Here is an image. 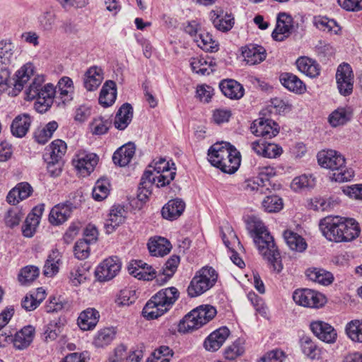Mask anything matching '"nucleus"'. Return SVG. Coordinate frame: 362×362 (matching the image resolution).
I'll list each match as a JSON object with an SVG mask.
<instances>
[{
    "mask_svg": "<svg viewBox=\"0 0 362 362\" xmlns=\"http://www.w3.org/2000/svg\"><path fill=\"white\" fill-rule=\"evenodd\" d=\"M247 229L261 255L269 262L274 271L280 272L283 268L280 253L262 221L251 218L247 223Z\"/></svg>",
    "mask_w": 362,
    "mask_h": 362,
    "instance_id": "nucleus-1",
    "label": "nucleus"
},
{
    "mask_svg": "<svg viewBox=\"0 0 362 362\" xmlns=\"http://www.w3.org/2000/svg\"><path fill=\"white\" fill-rule=\"evenodd\" d=\"M322 235L335 243L351 242L358 237L361 230L353 219L340 216H327L319 224Z\"/></svg>",
    "mask_w": 362,
    "mask_h": 362,
    "instance_id": "nucleus-2",
    "label": "nucleus"
},
{
    "mask_svg": "<svg viewBox=\"0 0 362 362\" xmlns=\"http://www.w3.org/2000/svg\"><path fill=\"white\" fill-rule=\"evenodd\" d=\"M179 298L175 287L163 288L157 292L146 303L143 308V315L147 319H156L165 313Z\"/></svg>",
    "mask_w": 362,
    "mask_h": 362,
    "instance_id": "nucleus-3",
    "label": "nucleus"
},
{
    "mask_svg": "<svg viewBox=\"0 0 362 362\" xmlns=\"http://www.w3.org/2000/svg\"><path fill=\"white\" fill-rule=\"evenodd\" d=\"M317 157L320 166L334 171L332 179L336 182H346L353 177L354 171L346 168L344 157L336 151H322Z\"/></svg>",
    "mask_w": 362,
    "mask_h": 362,
    "instance_id": "nucleus-4",
    "label": "nucleus"
},
{
    "mask_svg": "<svg viewBox=\"0 0 362 362\" xmlns=\"http://www.w3.org/2000/svg\"><path fill=\"white\" fill-rule=\"evenodd\" d=\"M175 163H170L164 158L155 159L144 173H148L150 178L156 182L158 188L168 185L176 175Z\"/></svg>",
    "mask_w": 362,
    "mask_h": 362,
    "instance_id": "nucleus-5",
    "label": "nucleus"
},
{
    "mask_svg": "<svg viewBox=\"0 0 362 362\" xmlns=\"http://www.w3.org/2000/svg\"><path fill=\"white\" fill-rule=\"evenodd\" d=\"M218 274L210 267H204L192 278L187 287L191 298L197 297L210 289L216 282Z\"/></svg>",
    "mask_w": 362,
    "mask_h": 362,
    "instance_id": "nucleus-6",
    "label": "nucleus"
},
{
    "mask_svg": "<svg viewBox=\"0 0 362 362\" xmlns=\"http://www.w3.org/2000/svg\"><path fill=\"white\" fill-rule=\"evenodd\" d=\"M293 299L296 304L306 308H317L325 303V298L322 293L309 288L296 290Z\"/></svg>",
    "mask_w": 362,
    "mask_h": 362,
    "instance_id": "nucleus-7",
    "label": "nucleus"
},
{
    "mask_svg": "<svg viewBox=\"0 0 362 362\" xmlns=\"http://www.w3.org/2000/svg\"><path fill=\"white\" fill-rule=\"evenodd\" d=\"M121 267L122 263L117 257H110L97 267L95 276L100 281H110L119 274Z\"/></svg>",
    "mask_w": 362,
    "mask_h": 362,
    "instance_id": "nucleus-8",
    "label": "nucleus"
},
{
    "mask_svg": "<svg viewBox=\"0 0 362 362\" xmlns=\"http://www.w3.org/2000/svg\"><path fill=\"white\" fill-rule=\"evenodd\" d=\"M336 80L339 93L344 95H349L352 93L354 86V74L349 64H340L337 70Z\"/></svg>",
    "mask_w": 362,
    "mask_h": 362,
    "instance_id": "nucleus-9",
    "label": "nucleus"
},
{
    "mask_svg": "<svg viewBox=\"0 0 362 362\" xmlns=\"http://www.w3.org/2000/svg\"><path fill=\"white\" fill-rule=\"evenodd\" d=\"M293 30V20L291 15L281 12L276 17V23L272 37L275 41L282 42L288 38Z\"/></svg>",
    "mask_w": 362,
    "mask_h": 362,
    "instance_id": "nucleus-10",
    "label": "nucleus"
},
{
    "mask_svg": "<svg viewBox=\"0 0 362 362\" xmlns=\"http://www.w3.org/2000/svg\"><path fill=\"white\" fill-rule=\"evenodd\" d=\"M250 129L255 136H261L265 139L274 137L279 132L278 124L269 119L255 120L250 127Z\"/></svg>",
    "mask_w": 362,
    "mask_h": 362,
    "instance_id": "nucleus-11",
    "label": "nucleus"
},
{
    "mask_svg": "<svg viewBox=\"0 0 362 362\" xmlns=\"http://www.w3.org/2000/svg\"><path fill=\"white\" fill-rule=\"evenodd\" d=\"M98 161V157L95 153L81 151L76 156L73 163L81 175L86 176L94 170Z\"/></svg>",
    "mask_w": 362,
    "mask_h": 362,
    "instance_id": "nucleus-12",
    "label": "nucleus"
},
{
    "mask_svg": "<svg viewBox=\"0 0 362 362\" xmlns=\"http://www.w3.org/2000/svg\"><path fill=\"white\" fill-rule=\"evenodd\" d=\"M310 327L313 333L321 341L328 344H333L336 341L337 333L331 325L317 320L311 322Z\"/></svg>",
    "mask_w": 362,
    "mask_h": 362,
    "instance_id": "nucleus-13",
    "label": "nucleus"
},
{
    "mask_svg": "<svg viewBox=\"0 0 362 362\" xmlns=\"http://www.w3.org/2000/svg\"><path fill=\"white\" fill-rule=\"evenodd\" d=\"M55 93L56 90L52 84L45 85L35 98V110L40 113L45 112L52 106Z\"/></svg>",
    "mask_w": 362,
    "mask_h": 362,
    "instance_id": "nucleus-14",
    "label": "nucleus"
},
{
    "mask_svg": "<svg viewBox=\"0 0 362 362\" xmlns=\"http://www.w3.org/2000/svg\"><path fill=\"white\" fill-rule=\"evenodd\" d=\"M35 66L32 63H26L16 74V80L14 81L13 88L8 94L12 96H16L23 88L24 85L34 75Z\"/></svg>",
    "mask_w": 362,
    "mask_h": 362,
    "instance_id": "nucleus-15",
    "label": "nucleus"
},
{
    "mask_svg": "<svg viewBox=\"0 0 362 362\" xmlns=\"http://www.w3.org/2000/svg\"><path fill=\"white\" fill-rule=\"evenodd\" d=\"M74 206L71 202H67L54 206L50 211L49 221L52 225L62 224L71 216Z\"/></svg>",
    "mask_w": 362,
    "mask_h": 362,
    "instance_id": "nucleus-16",
    "label": "nucleus"
},
{
    "mask_svg": "<svg viewBox=\"0 0 362 362\" xmlns=\"http://www.w3.org/2000/svg\"><path fill=\"white\" fill-rule=\"evenodd\" d=\"M230 334L226 327H220L211 332L204 342V348L209 351H216L221 348Z\"/></svg>",
    "mask_w": 362,
    "mask_h": 362,
    "instance_id": "nucleus-17",
    "label": "nucleus"
},
{
    "mask_svg": "<svg viewBox=\"0 0 362 362\" xmlns=\"http://www.w3.org/2000/svg\"><path fill=\"white\" fill-rule=\"evenodd\" d=\"M210 17L214 26L223 33L230 30L235 24L234 17L223 11H212Z\"/></svg>",
    "mask_w": 362,
    "mask_h": 362,
    "instance_id": "nucleus-18",
    "label": "nucleus"
},
{
    "mask_svg": "<svg viewBox=\"0 0 362 362\" xmlns=\"http://www.w3.org/2000/svg\"><path fill=\"white\" fill-rule=\"evenodd\" d=\"M103 80V69L93 66L88 69L84 74L83 86L88 91H94L100 86Z\"/></svg>",
    "mask_w": 362,
    "mask_h": 362,
    "instance_id": "nucleus-19",
    "label": "nucleus"
},
{
    "mask_svg": "<svg viewBox=\"0 0 362 362\" xmlns=\"http://www.w3.org/2000/svg\"><path fill=\"white\" fill-rule=\"evenodd\" d=\"M147 246L150 254L155 257H163L168 255L172 248L170 241L160 236L151 238Z\"/></svg>",
    "mask_w": 362,
    "mask_h": 362,
    "instance_id": "nucleus-20",
    "label": "nucleus"
},
{
    "mask_svg": "<svg viewBox=\"0 0 362 362\" xmlns=\"http://www.w3.org/2000/svg\"><path fill=\"white\" fill-rule=\"evenodd\" d=\"M240 165V154L233 146L228 151V156H224L218 168L222 172L228 174L235 173Z\"/></svg>",
    "mask_w": 362,
    "mask_h": 362,
    "instance_id": "nucleus-21",
    "label": "nucleus"
},
{
    "mask_svg": "<svg viewBox=\"0 0 362 362\" xmlns=\"http://www.w3.org/2000/svg\"><path fill=\"white\" fill-rule=\"evenodd\" d=\"M230 145L228 142L216 143L208 151V160L210 163L218 168L224 156H228V151L230 149Z\"/></svg>",
    "mask_w": 362,
    "mask_h": 362,
    "instance_id": "nucleus-22",
    "label": "nucleus"
},
{
    "mask_svg": "<svg viewBox=\"0 0 362 362\" xmlns=\"http://www.w3.org/2000/svg\"><path fill=\"white\" fill-rule=\"evenodd\" d=\"M100 318L99 312L93 308H88L82 311L78 317V325L84 331L95 328Z\"/></svg>",
    "mask_w": 362,
    "mask_h": 362,
    "instance_id": "nucleus-23",
    "label": "nucleus"
},
{
    "mask_svg": "<svg viewBox=\"0 0 362 362\" xmlns=\"http://www.w3.org/2000/svg\"><path fill=\"white\" fill-rule=\"evenodd\" d=\"M17 56L14 45L11 42H0V70L6 69L16 60Z\"/></svg>",
    "mask_w": 362,
    "mask_h": 362,
    "instance_id": "nucleus-24",
    "label": "nucleus"
},
{
    "mask_svg": "<svg viewBox=\"0 0 362 362\" xmlns=\"http://www.w3.org/2000/svg\"><path fill=\"white\" fill-rule=\"evenodd\" d=\"M219 88L226 97L232 100L240 99L244 95L243 86L233 79L221 81Z\"/></svg>",
    "mask_w": 362,
    "mask_h": 362,
    "instance_id": "nucleus-25",
    "label": "nucleus"
},
{
    "mask_svg": "<svg viewBox=\"0 0 362 362\" xmlns=\"http://www.w3.org/2000/svg\"><path fill=\"white\" fill-rule=\"evenodd\" d=\"M33 192V187L28 182H21L13 187L6 197L7 202L16 205L21 201L29 197Z\"/></svg>",
    "mask_w": 362,
    "mask_h": 362,
    "instance_id": "nucleus-26",
    "label": "nucleus"
},
{
    "mask_svg": "<svg viewBox=\"0 0 362 362\" xmlns=\"http://www.w3.org/2000/svg\"><path fill=\"white\" fill-rule=\"evenodd\" d=\"M243 56L248 65H255L263 62L266 58V51L262 46L250 45L244 48Z\"/></svg>",
    "mask_w": 362,
    "mask_h": 362,
    "instance_id": "nucleus-27",
    "label": "nucleus"
},
{
    "mask_svg": "<svg viewBox=\"0 0 362 362\" xmlns=\"http://www.w3.org/2000/svg\"><path fill=\"white\" fill-rule=\"evenodd\" d=\"M185 209V203L179 198L170 200L162 209L161 213L164 218L175 220L180 217Z\"/></svg>",
    "mask_w": 362,
    "mask_h": 362,
    "instance_id": "nucleus-28",
    "label": "nucleus"
},
{
    "mask_svg": "<svg viewBox=\"0 0 362 362\" xmlns=\"http://www.w3.org/2000/svg\"><path fill=\"white\" fill-rule=\"evenodd\" d=\"M124 209L119 206H112L110 211L109 217L104 224V227L107 234L112 233L117 226L124 221Z\"/></svg>",
    "mask_w": 362,
    "mask_h": 362,
    "instance_id": "nucleus-29",
    "label": "nucleus"
},
{
    "mask_svg": "<svg viewBox=\"0 0 362 362\" xmlns=\"http://www.w3.org/2000/svg\"><path fill=\"white\" fill-rule=\"evenodd\" d=\"M31 122L32 119L28 114L18 115L11 125L12 134L18 138L25 136L30 129Z\"/></svg>",
    "mask_w": 362,
    "mask_h": 362,
    "instance_id": "nucleus-30",
    "label": "nucleus"
},
{
    "mask_svg": "<svg viewBox=\"0 0 362 362\" xmlns=\"http://www.w3.org/2000/svg\"><path fill=\"white\" fill-rule=\"evenodd\" d=\"M134 153V145L129 143L121 146L114 153L112 156V160L115 164L123 167L130 163Z\"/></svg>",
    "mask_w": 362,
    "mask_h": 362,
    "instance_id": "nucleus-31",
    "label": "nucleus"
},
{
    "mask_svg": "<svg viewBox=\"0 0 362 362\" xmlns=\"http://www.w3.org/2000/svg\"><path fill=\"white\" fill-rule=\"evenodd\" d=\"M133 117V108L129 103L123 104L116 114L114 125L119 130H124Z\"/></svg>",
    "mask_w": 362,
    "mask_h": 362,
    "instance_id": "nucleus-32",
    "label": "nucleus"
},
{
    "mask_svg": "<svg viewBox=\"0 0 362 362\" xmlns=\"http://www.w3.org/2000/svg\"><path fill=\"white\" fill-rule=\"evenodd\" d=\"M279 80L281 84L291 92L302 93L305 90V86L302 81L291 73H282L279 76Z\"/></svg>",
    "mask_w": 362,
    "mask_h": 362,
    "instance_id": "nucleus-33",
    "label": "nucleus"
},
{
    "mask_svg": "<svg viewBox=\"0 0 362 362\" xmlns=\"http://www.w3.org/2000/svg\"><path fill=\"white\" fill-rule=\"evenodd\" d=\"M117 97L116 84L113 81H107L100 93L99 103L103 107L112 105Z\"/></svg>",
    "mask_w": 362,
    "mask_h": 362,
    "instance_id": "nucleus-34",
    "label": "nucleus"
},
{
    "mask_svg": "<svg viewBox=\"0 0 362 362\" xmlns=\"http://www.w3.org/2000/svg\"><path fill=\"white\" fill-rule=\"evenodd\" d=\"M35 329L32 326L24 327L18 332L13 339V346L19 350L27 348L33 341Z\"/></svg>",
    "mask_w": 362,
    "mask_h": 362,
    "instance_id": "nucleus-35",
    "label": "nucleus"
},
{
    "mask_svg": "<svg viewBox=\"0 0 362 362\" xmlns=\"http://www.w3.org/2000/svg\"><path fill=\"white\" fill-rule=\"evenodd\" d=\"M66 151V143L61 139L54 140L46 148L44 159H52V160L55 161L61 160Z\"/></svg>",
    "mask_w": 362,
    "mask_h": 362,
    "instance_id": "nucleus-36",
    "label": "nucleus"
},
{
    "mask_svg": "<svg viewBox=\"0 0 362 362\" xmlns=\"http://www.w3.org/2000/svg\"><path fill=\"white\" fill-rule=\"evenodd\" d=\"M298 69L307 76L314 78L320 74L319 64L308 57H300L296 61Z\"/></svg>",
    "mask_w": 362,
    "mask_h": 362,
    "instance_id": "nucleus-37",
    "label": "nucleus"
},
{
    "mask_svg": "<svg viewBox=\"0 0 362 362\" xmlns=\"http://www.w3.org/2000/svg\"><path fill=\"white\" fill-rule=\"evenodd\" d=\"M197 46L206 52H216L218 50V42L214 40L212 35L205 31H199L198 37L194 39Z\"/></svg>",
    "mask_w": 362,
    "mask_h": 362,
    "instance_id": "nucleus-38",
    "label": "nucleus"
},
{
    "mask_svg": "<svg viewBox=\"0 0 362 362\" xmlns=\"http://www.w3.org/2000/svg\"><path fill=\"white\" fill-rule=\"evenodd\" d=\"M352 112L349 107H338L329 116V122L333 127L344 125L351 118Z\"/></svg>",
    "mask_w": 362,
    "mask_h": 362,
    "instance_id": "nucleus-39",
    "label": "nucleus"
},
{
    "mask_svg": "<svg viewBox=\"0 0 362 362\" xmlns=\"http://www.w3.org/2000/svg\"><path fill=\"white\" fill-rule=\"evenodd\" d=\"M306 275L311 281L324 286L329 285L334 280L331 272L320 268L309 269L306 271Z\"/></svg>",
    "mask_w": 362,
    "mask_h": 362,
    "instance_id": "nucleus-40",
    "label": "nucleus"
},
{
    "mask_svg": "<svg viewBox=\"0 0 362 362\" xmlns=\"http://www.w3.org/2000/svg\"><path fill=\"white\" fill-rule=\"evenodd\" d=\"M199 319L196 316L194 309L187 314L178 325V331L182 333L190 332L202 327Z\"/></svg>",
    "mask_w": 362,
    "mask_h": 362,
    "instance_id": "nucleus-41",
    "label": "nucleus"
},
{
    "mask_svg": "<svg viewBox=\"0 0 362 362\" xmlns=\"http://www.w3.org/2000/svg\"><path fill=\"white\" fill-rule=\"evenodd\" d=\"M180 263V257L172 255L162 267H158V276L161 281H167L177 270Z\"/></svg>",
    "mask_w": 362,
    "mask_h": 362,
    "instance_id": "nucleus-42",
    "label": "nucleus"
},
{
    "mask_svg": "<svg viewBox=\"0 0 362 362\" xmlns=\"http://www.w3.org/2000/svg\"><path fill=\"white\" fill-rule=\"evenodd\" d=\"M61 264V255L58 250H52L48 255L44 266L45 276L52 277L59 272Z\"/></svg>",
    "mask_w": 362,
    "mask_h": 362,
    "instance_id": "nucleus-43",
    "label": "nucleus"
},
{
    "mask_svg": "<svg viewBox=\"0 0 362 362\" xmlns=\"http://www.w3.org/2000/svg\"><path fill=\"white\" fill-rule=\"evenodd\" d=\"M284 238L291 250L297 252H303L307 247V243L300 235L291 230H286L284 233Z\"/></svg>",
    "mask_w": 362,
    "mask_h": 362,
    "instance_id": "nucleus-44",
    "label": "nucleus"
},
{
    "mask_svg": "<svg viewBox=\"0 0 362 362\" xmlns=\"http://www.w3.org/2000/svg\"><path fill=\"white\" fill-rule=\"evenodd\" d=\"M58 123L56 121L48 122L45 127L38 128L34 133L35 141L40 144H45L50 139L53 133L58 128Z\"/></svg>",
    "mask_w": 362,
    "mask_h": 362,
    "instance_id": "nucleus-45",
    "label": "nucleus"
},
{
    "mask_svg": "<svg viewBox=\"0 0 362 362\" xmlns=\"http://www.w3.org/2000/svg\"><path fill=\"white\" fill-rule=\"evenodd\" d=\"M148 173H144L141 177L137 192V198L142 202H146L152 192V186L156 185V181L150 178Z\"/></svg>",
    "mask_w": 362,
    "mask_h": 362,
    "instance_id": "nucleus-46",
    "label": "nucleus"
},
{
    "mask_svg": "<svg viewBox=\"0 0 362 362\" xmlns=\"http://www.w3.org/2000/svg\"><path fill=\"white\" fill-rule=\"evenodd\" d=\"M57 88L63 103L72 100L74 87L71 78L68 76H63L58 82Z\"/></svg>",
    "mask_w": 362,
    "mask_h": 362,
    "instance_id": "nucleus-47",
    "label": "nucleus"
},
{
    "mask_svg": "<svg viewBox=\"0 0 362 362\" xmlns=\"http://www.w3.org/2000/svg\"><path fill=\"white\" fill-rule=\"evenodd\" d=\"M139 270V268L136 267H128L129 274L139 279L149 281L157 278L159 280L160 276H158V267L155 269L151 265L148 264L143 267L141 271L138 272Z\"/></svg>",
    "mask_w": 362,
    "mask_h": 362,
    "instance_id": "nucleus-48",
    "label": "nucleus"
},
{
    "mask_svg": "<svg viewBox=\"0 0 362 362\" xmlns=\"http://www.w3.org/2000/svg\"><path fill=\"white\" fill-rule=\"evenodd\" d=\"M115 337V331L113 328L105 327L99 330L93 339V345L98 348H103L109 345Z\"/></svg>",
    "mask_w": 362,
    "mask_h": 362,
    "instance_id": "nucleus-49",
    "label": "nucleus"
},
{
    "mask_svg": "<svg viewBox=\"0 0 362 362\" xmlns=\"http://www.w3.org/2000/svg\"><path fill=\"white\" fill-rule=\"evenodd\" d=\"M266 197L262 201L263 209L269 213L278 212L283 208V201L281 197L272 194L271 190L267 191Z\"/></svg>",
    "mask_w": 362,
    "mask_h": 362,
    "instance_id": "nucleus-50",
    "label": "nucleus"
},
{
    "mask_svg": "<svg viewBox=\"0 0 362 362\" xmlns=\"http://www.w3.org/2000/svg\"><path fill=\"white\" fill-rule=\"evenodd\" d=\"M347 337L355 343H362V321L353 320L345 327Z\"/></svg>",
    "mask_w": 362,
    "mask_h": 362,
    "instance_id": "nucleus-51",
    "label": "nucleus"
},
{
    "mask_svg": "<svg viewBox=\"0 0 362 362\" xmlns=\"http://www.w3.org/2000/svg\"><path fill=\"white\" fill-rule=\"evenodd\" d=\"M196 311V316L199 319L202 325L207 324L216 315V309L210 305H202L194 309Z\"/></svg>",
    "mask_w": 362,
    "mask_h": 362,
    "instance_id": "nucleus-52",
    "label": "nucleus"
},
{
    "mask_svg": "<svg viewBox=\"0 0 362 362\" xmlns=\"http://www.w3.org/2000/svg\"><path fill=\"white\" fill-rule=\"evenodd\" d=\"M315 184V178L312 175H303L293 180L291 188L295 191L309 189L313 188Z\"/></svg>",
    "mask_w": 362,
    "mask_h": 362,
    "instance_id": "nucleus-53",
    "label": "nucleus"
},
{
    "mask_svg": "<svg viewBox=\"0 0 362 362\" xmlns=\"http://www.w3.org/2000/svg\"><path fill=\"white\" fill-rule=\"evenodd\" d=\"M64 323L61 320H52L47 326L44 332L46 341L55 340L62 332Z\"/></svg>",
    "mask_w": 362,
    "mask_h": 362,
    "instance_id": "nucleus-54",
    "label": "nucleus"
},
{
    "mask_svg": "<svg viewBox=\"0 0 362 362\" xmlns=\"http://www.w3.org/2000/svg\"><path fill=\"white\" fill-rule=\"evenodd\" d=\"M38 267L33 265L26 266L23 268L18 274V281L21 285H28L39 276Z\"/></svg>",
    "mask_w": 362,
    "mask_h": 362,
    "instance_id": "nucleus-55",
    "label": "nucleus"
},
{
    "mask_svg": "<svg viewBox=\"0 0 362 362\" xmlns=\"http://www.w3.org/2000/svg\"><path fill=\"white\" fill-rule=\"evenodd\" d=\"M110 186V182L107 179L97 180L92 192L93 199L97 201L105 199L109 194Z\"/></svg>",
    "mask_w": 362,
    "mask_h": 362,
    "instance_id": "nucleus-56",
    "label": "nucleus"
},
{
    "mask_svg": "<svg viewBox=\"0 0 362 362\" xmlns=\"http://www.w3.org/2000/svg\"><path fill=\"white\" fill-rule=\"evenodd\" d=\"M88 275V269L83 265L80 264L74 267L71 269L69 279L73 286H78L87 279Z\"/></svg>",
    "mask_w": 362,
    "mask_h": 362,
    "instance_id": "nucleus-57",
    "label": "nucleus"
},
{
    "mask_svg": "<svg viewBox=\"0 0 362 362\" xmlns=\"http://www.w3.org/2000/svg\"><path fill=\"white\" fill-rule=\"evenodd\" d=\"M111 126V122L102 117L93 119L90 124V129L93 134L102 135L105 134Z\"/></svg>",
    "mask_w": 362,
    "mask_h": 362,
    "instance_id": "nucleus-58",
    "label": "nucleus"
},
{
    "mask_svg": "<svg viewBox=\"0 0 362 362\" xmlns=\"http://www.w3.org/2000/svg\"><path fill=\"white\" fill-rule=\"evenodd\" d=\"M243 189L247 192H256L261 194H266L267 191H269V187L267 183H262L258 177L251 180H247L244 182Z\"/></svg>",
    "mask_w": 362,
    "mask_h": 362,
    "instance_id": "nucleus-59",
    "label": "nucleus"
},
{
    "mask_svg": "<svg viewBox=\"0 0 362 362\" xmlns=\"http://www.w3.org/2000/svg\"><path fill=\"white\" fill-rule=\"evenodd\" d=\"M173 351L169 346H161L152 353V359L148 362H170Z\"/></svg>",
    "mask_w": 362,
    "mask_h": 362,
    "instance_id": "nucleus-60",
    "label": "nucleus"
},
{
    "mask_svg": "<svg viewBox=\"0 0 362 362\" xmlns=\"http://www.w3.org/2000/svg\"><path fill=\"white\" fill-rule=\"evenodd\" d=\"M44 76L42 75L36 76L28 88L25 90V99L28 100H35L39 94L40 89H42V83H44Z\"/></svg>",
    "mask_w": 362,
    "mask_h": 362,
    "instance_id": "nucleus-61",
    "label": "nucleus"
},
{
    "mask_svg": "<svg viewBox=\"0 0 362 362\" xmlns=\"http://www.w3.org/2000/svg\"><path fill=\"white\" fill-rule=\"evenodd\" d=\"M300 341L302 351L305 355L311 359L317 358L319 355V350L310 337H303Z\"/></svg>",
    "mask_w": 362,
    "mask_h": 362,
    "instance_id": "nucleus-62",
    "label": "nucleus"
},
{
    "mask_svg": "<svg viewBox=\"0 0 362 362\" xmlns=\"http://www.w3.org/2000/svg\"><path fill=\"white\" fill-rule=\"evenodd\" d=\"M55 13L51 10L44 11L38 18L40 27L45 31H50L55 23Z\"/></svg>",
    "mask_w": 362,
    "mask_h": 362,
    "instance_id": "nucleus-63",
    "label": "nucleus"
},
{
    "mask_svg": "<svg viewBox=\"0 0 362 362\" xmlns=\"http://www.w3.org/2000/svg\"><path fill=\"white\" fill-rule=\"evenodd\" d=\"M23 217V214L20 210L11 209L5 214L4 222L7 227L13 228L20 223Z\"/></svg>",
    "mask_w": 362,
    "mask_h": 362,
    "instance_id": "nucleus-64",
    "label": "nucleus"
}]
</instances>
